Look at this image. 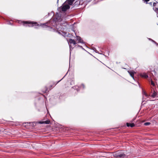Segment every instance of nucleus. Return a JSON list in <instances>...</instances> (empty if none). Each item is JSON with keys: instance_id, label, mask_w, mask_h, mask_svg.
<instances>
[{"instance_id": "a211bd4d", "label": "nucleus", "mask_w": 158, "mask_h": 158, "mask_svg": "<svg viewBox=\"0 0 158 158\" xmlns=\"http://www.w3.org/2000/svg\"><path fill=\"white\" fill-rule=\"evenodd\" d=\"M149 4L150 6H151L152 7L153 6V2H148V4Z\"/></svg>"}, {"instance_id": "9d476101", "label": "nucleus", "mask_w": 158, "mask_h": 158, "mask_svg": "<svg viewBox=\"0 0 158 158\" xmlns=\"http://www.w3.org/2000/svg\"><path fill=\"white\" fill-rule=\"evenodd\" d=\"M127 126L128 127H133L135 126V124L134 123H126Z\"/></svg>"}, {"instance_id": "2eb2a0df", "label": "nucleus", "mask_w": 158, "mask_h": 158, "mask_svg": "<svg viewBox=\"0 0 158 158\" xmlns=\"http://www.w3.org/2000/svg\"><path fill=\"white\" fill-rule=\"evenodd\" d=\"M143 2L146 4H148V2L150 0H143Z\"/></svg>"}, {"instance_id": "20e7f679", "label": "nucleus", "mask_w": 158, "mask_h": 158, "mask_svg": "<svg viewBox=\"0 0 158 158\" xmlns=\"http://www.w3.org/2000/svg\"><path fill=\"white\" fill-rule=\"evenodd\" d=\"M70 8V6L69 5L65 4L64 3L61 7V10L62 11H65Z\"/></svg>"}, {"instance_id": "bb28decb", "label": "nucleus", "mask_w": 158, "mask_h": 158, "mask_svg": "<svg viewBox=\"0 0 158 158\" xmlns=\"http://www.w3.org/2000/svg\"><path fill=\"white\" fill-rule=\"evenodd\" d=\"M75 88H76V89H77V88H76L77 86H75Z\"/></svg>"}, {"instance_id": "5701e85b", "label": "nucleus", "mask_w": 158, "mask_h": 158, "mask_svg": "<svg viewBox=\"0 0 158 158\" xmlns=\"http://www.w3.org/2000/svg\"><path fill=\"white\" fill-rule=\"evenodd\" d=\"M155 44H156V46H158V44L157 43H156Z\"/></svg>"}, {"instance_id": "7ed1b4c3", "label": "nucleus", "mask_w": 158, "mask_h": 158, "mask_svg": "<svg viewBox=\"0 0 158 158\" xmlns=\"http://www.w3.org/2000/svg\"><path fill=\"white\" fill-rule=\"evenodd\" d=\"M157 94V90L154 88H152L149 96H151L153 98H155L156 97Z\"/></svg>"}, {"instance_id": "39448f33", "label": "nucleus", "mask_w": 158, "mask_h": 158, "mask_svg": "<svg viewBox=\"0 0 158 158\" xmlns=\"http://www.w3.org/2000/svg\"><path fill=\"white\" fill-rule=\"evenodd\" d=\"M153 10L156 12L158 11V2L156 1L155 2H153Z\"/></svg>"}, {"instance_id": "f3484780", "label": "nucleus", "mask_w": 158, "mask_h": 158, "mask_svg": "<svg viewBox=\"0 0 158 158\" xmlns=\"http://www.w3.org/2000/svg\"><path fill=\"white\" fill-rule=\"evenodd\" d=\"M150 124V123L149 122H146L144 123V125L145 126H148Z\"/></svg>"}, {"instance_id": "4be33fe9", "label": "nucleus", "mask_w": 158, "mask_h": 158, "mask_svg": "<svg viewBox=\"0 0 158 158\" xmlns=\"http://www.w3.org/2000/svg\"><path fill=\"white\" fill-rule=\"evenodd\" d=\"M149 40L152 41V42H153V41H154V40H152V39H149Z\"/></svg>"}, {"instance_id": "4468645a", "label": "nucleus", "mask_w": 158, "mask_h": 158, "mask_svg": "<svg viewBox=\"0 0 158 158\" xmlns=\"http://www.w3.org/2000/svg\"><path fill=\"white\" fill-rule=\"evenodd\" d=\"M80 87L84 89L85 88V86L84 84H82L80 85Z\"/></svg>"}, {"instance_id": "6e6552de", "label": "nucleus", "mask_w": 158, "mask_h": 158, "mask_svg": "<svg viewBox=\"0 0 158 158\" xmlns=\"http://www.w3.org/2000/svg\"><path fill=\"white\" fill-rule=\"evenodd\" d=\"M50 121L49 120H47L44 121H40L39 123L40 124H49L50 123Z\"/></svg>"}, {"instance_id": "f03ea898", "label": "nucleus", "mask_w": 158, "mask_h": 158, "mask_svg": "<svg viewBox=\"0 0 158 158\" xmlns=\"http://www.w3.org/2000/svg\"><path fill=\"white\" fill-rule=\"evenodd\" d=\"M22 23L23 25H24L25 24H28V26L29 27H33L34 25L39 26V25L37 22H34L33 21H23L22 22Z\"/></svg>"}, {"instance_id": "1a4fd4ad", "label": "nucleus", "mask_w": 158, "mask_h": 158, "mask_svg": "<svg viewBox=\"0 0 158 158\" xmlns=\"http://www.w3.org/2000/svg\"><path fill=\"white\" fill-rule=\"evenodd\" d=\"M77 38V40L78 41V43H83V40L81 39V38L79 36L76 35Z\"/></svg>"}, {"instance_id": "b1692460", "label": "nucleus", "mask_w": 158, "mask_h": 158, "mask_svg": "<svg viewBox=\"0 0 158 158\" xmlns=\"http://www.w3.org/2000/svg\"><path fill=\"white\" fill-rule=\"evenodd\" d=\"M60 81H59L58 82H57V83H56V84H55V85H56V84H57Z\"/></svg>"}, {"instance_id": "cd10ccee", "label": "nucleus", "mask_w": 158, "mask_h": 158, "mask_svg": "<svg viewBox=\"0 0 158 158\" xmlns=\"http://www.w3.org/2000/svg\"><path fill=\"white\" fill-rule=\"evenodd\" d=\"M78 90H79V89H77V91H78Z\"/></svg>"}, {"instance_id": "f8f14e48", "label": "nucleus", "mask_w": 158, "mask_h": 158, "mask_svg": "<svg viewBox=\"0 0 158 158\" xmlns=\"http://www.w3.org/2000/svg\"><path fill=\"white\" fill-rule=\"evenodd\" d=\"M48 91H49L48 90V89L46 87H44L43 89V92L44 93H47Z\"/></svg>"}, {"instance_id": "412c9836", "label": "nucleus", "mask_w": 158, "mask_h": 158, "mask_svg": "<svg viewBox=\"0 0 158 158\" xmlns=\"http://www.w3.org/2000/svg\"><path fill=\"white\" fill-rule=\"evenodd\" d=\"M135 118H134L132 120H131V122H132L133 121H134V120H135Z\"/></svg>"}, {"instance_id": "aec40b11", "label": "nucleus", "mask_w": 158, "mask_h": 158, "mask_svg": "<svg viewBox=\"0 0 158 158\" xmlns=\"http://www.w3.org/2000/svg\"><path fill=\"white\" fill-rule=\"evenodd\" d=\"M42 26L45 27H47V26L46 25V24H44L42 25Z\"/></svg>"}, {"instance_id": "ddd939ff", "label": "nucleus", "mask_w": 158, "mask_h": 158, "mask_svg": "<svg viewBox=\"0 0 158 158\" xmlns=\"http://www.w3.org/2000/svg\"><path fill=\"white\" fill-rule=\"evenodd\" d=\"M128 72L130 74L131 76L133 78H134V73L133 71H128Z\"/></svg>"}, {"instance_id": "6ab92c4d", "label": "nucleus", "mask_w": 158, "mask_h": 158, "mask_svg": "<svg viewBox=\"0 0 158 158\" xmlns=\"http://www.w3.org/2000/svg\"><path fill=\"white\" fill-rule=\"evenodd\" d=\"M151 84L153 86H154L155 85V84L154 82L152 80L151 81Z\"/></svg>"}, {"instance_id": "dca6fc26", "label": "nucleus", "mask_w": 158, "mask_h": 158, "mask_svg": "<svg viewBox=\"0 0 158 158\" xmlns=\"http://www.w3.org/2000/svg\"><path fill=\"white\" fill-rule=\"evenodd\" d=\"M143 95H145L146 97H148L149 96L146 92H145L144 91L143 92Z\"/></svg>"}, {"instance_id": "423d86ee", "label": "nucleus", "mask_w": 158, "mask_h": 158, "mask_svg": "<svg viewBox=\"0 0 158 158\" xmlns=\"http://www.w3.org/2000/svg\"><path fill=\"white\" fill-rule=\"evenodd\" d=\"M74 1V0H67L64 3L66 4L69 5V6H70L72 5Z\"/></svg>"}, {"instance_id": "f257e3e1", "label": "nucleus", "mask_w": 158, "mask_h": 158, "mask_svg": "<svg viewBox=\"0 0 158 158\" xmlns=\"http://www.w3.org/2000/svg\"><path fill=\"white\" fill-rule=\"evenodd\" d=\"M114 156L116 158H126V155L121 152L117 151L113 154Z\"/></svg>"}, {"instance_id": "393cba45", "label": "nucleus", "mask_w": 158, "mask_h": 158, "mask_svg": "<svg viewBox=\"0 0 158 158\" xmlns=\"http://www.w3.org/2000/svg\"><path fill=\"white\" fill-rule=\"evenodd\" d=\"M153 42L155 43V44H156V42H155V41H153Z\"/></svg>"}, {"instance_id": "9b49d317", "label": "nucleus", "mask_w": 158, "mask_h": 158, "mask_svg": "<svg viewBox=\"0 0 158 158\" xmlns=\"http://www.w3.org/2000/svg\"><path fill=\"white\" fill-rule=\"evenodd\" d=\"M140 76L141 77L145 78H147L148 77V75L145 73H141Z\"/></svg>"}, {"instance_id": "0eeeda50", "label": "nucleus", "mask_w": 158, "mask_h": 158, "mask_svg": "<svg viewBox=\"0 0 158 158\" xmlns=\"http://www.w3.org/2000/svg\"><path fill=\"white\" fill-rule=\"evenodd\" d=\"M68 42L70 44H73V45H75L77 44L75 40L72 39H70Z\"/></svg>"}, {"instance_id": "a878e982", "label": "nucleus", "mask_w": 158, "mask_h": 158, "mask_svg": "<svg viewBox=\"0 0 158 158\" xmlns=\"http://www.w3.org/2000/svg\"><path fill=\"white\" fill-rule=\"evenodd\" d=\"M50 86H51V87H52V85H51Z\"/></svg>"}]
</instances>
